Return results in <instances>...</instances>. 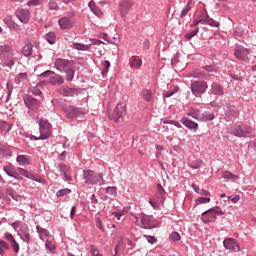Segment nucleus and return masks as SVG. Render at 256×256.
I'll list each match as a JSON object with an SVG mask.
<instances>
[{"label": "nucleus", "mask_w": 256, "mask_h": 256, "mask_svg": "<svg viewBox=\"0 0 256 256\" xmlns=\"http://www.w3.org/2000/svg\"><path fill=\"white\" fill-rule=\"evenodd\" d=\"M11 247L15 253H19V243L14 239L13 241L10 242Z\"/></svg>", "instance_id": "864d4df0"}, {"label": "nucleus", "mask_w": 256, "mask_h": 256, "mask_svg": "<svg viewBox=\"0 0 256 256\" xmlns=\"http://www.w3.org/2000/svg\"><path fill=\"white\" fill-rule=\"evenodd\" d=\"M224 247L228 250L234 251V252H239L241 250V247L239 243L232 238H227L223 242Z\"/></svg>", "instance_id": "4468645a"}, {"label": "nucleus", "mask_w": 256, "mask_h": 256, "mask_svg": "<svg viewBox=\"0 0 256 256\" xmlns=\"http://www.w3.org/2000/svg\"><path fill=\"white\" fill-rule=\"evenodd\" d=\"M7 193L9 196H11L12 199L16 201H21L23 199V196L16 194L15 190L13 189H7Z\"/></svg>", "instance_id": "c9c22d12"}, {"label": "nucleus", "mask_w": 256, "mask_h": 256, "mask_svg": "<svg viewBox=\"0 0 256 256\" xmlns=\"http://www.w3.org/2000/svg\"><path fill=\"white\" fill-rule=\"evenodd\" d=\"M178 90H179V89H175V90L170 91V92H165V93H164V96L167 97V98H169V97L173 96V94H175Z\"/></svg>", "instance_id": "338daca9"}, {"label": "nucleus", "mask_w": 256, "mask_h": 256, "mask_svg": "<svg viewBox=\"0 0 256 256\" xmlns=\"http://www.w3.org/2000/svg\"><path fill=\"white\" fill-rule=\"evenodd\" d=\"M181 123L183 125H185V127H188V129H194L196 131V129L198 128V124L193 122L192 120H189L187 118H182L181 119Z\"/></svg>", "instance_id": "393cba45"}, {"label": "nucleus", "mask_w": 256, "mask_h": 256, "mask_svg": "<svg viewBox=\"0 0 256 256\" xmlns=\"http://www.w3.org/2000/svg\"><path fill=\"white\" fill-rule=\"evenodd\" d=\"M27 81V73H20L15 77V83L21 84V82Z\"/></svg>", "instance_id": "79ce46f5"}, {"label": "nucleus", "mask_w": 256, "mask_h": 256, "mask_svg": "<svg viewBox=\"0 0 256 256\" xmlns=\"http://www.w3.org/2000/svg\"><path fill=\"white\" fill-rule=\"evenodd\" d=\"M64 72H66V74H67V80L68 81H72L73 78H74V74H75V72L73 70V65H72V67L70 69H68V70H66Z\"/></svg>", "instance_id": "3c124183"}, {"label": "nucleus", "mask_w": 256, "mask_h": 256, "mask_svg": "<svg viewBox=\"0 0 256 256\" xmlns=\"http://www.w3.org/2000/svg\"><path fill=\"white\" fill-rule=\"evenodd\" d=\"M216 214L224 215L225 213L221 211L219 206H215V208L210 209L202 214V221L206 224L214 222L217 219Z\"/></svg>", "instance_id": "0eeeda50"}, {"label": "nucleus", "mask_w": 256, "mask_h": 256, "mask_svg": "<svg viewBox=\"0 0 256 256\" xmlns=\"http://www.w3.org/2000/svg\"><path fill=\"white\" fill-rule=\"evenodd\" d=\"M7 90H8V97H11V95L13 93V83H11V82L7 83Z\"/></svg>", "instance_id": "680f3d73"}, {"label": "nucleus", "mask_w": 256, "mask_h": 256, "mask_svg": "<svg viewBox=\"0 0 256 256\" xmlns=\"http://www.w3.org/2000/svg\"><path fill=\"white\" fill-rule=\"evenodd\" d=\"M57 167L59 169V171L64 175V178L66 181L71 182L73 180L72 176H71V167L63 164V163H59L57 164Z\"/></svg>", "instance_id": "dca6fc26"}, {"label": "nucleus", "mask_w": 256, "mask_h": 256, "mask_svg": "<svg viewBox=\"0 0 256 256\" xmlns=\"http://www.w3.org/2000/svg\"><path fill=\"white\" fill-rule=\"evenodd\" d=\"M204 69L206 70V72H207L208 74H210V73H216V72H217V69H216V67H214V66H206V67H204Z\"/></svg>", "instance_id": "bf43d9fd"}, {"label": "nucleus", "mask_w": 256, "mask_h": 256, "mask_svg": "<svg viewBox=\"0 0 256 256\" xmlns=\"http://www.w3.org/2000/svg\"><path fill=\"white\" fill-rule=\"evenodd\" d=\"M10 249V245L3 241V240H0V255H4L6 250H9Z\"/></svg>", "instance_id": "58836bf2"}, {"label": "nucleus", "mask_w": 256, "mask_h": 256, "mask_svg": "<svg viewBox=\"0 0 256 256\" xmlns=\"http://www.w3.org/2000/svg\"><path fill=\"white\" fill-rule=\"evenodd\" d=\"M60 92L65 96H73L76 93V90L69 88L67 86H64L63 88H61Z\"/></svg>", "instance_id": "7c9ffc66"}, {"label": "nucleus", "mask_w": 256, "mask_h": 256, "mask_svg": "<svg viewBox=\"0 0 256 256\" xmlns=\"http://www.w3.org/2000/svg\"><path fill=\"white\" fill-rule=\"evenodd\" d=\"M32 50H33V45L32 44H26L24 46V48L22 49V54L25 56V57H29L31 56L32 54Z\"/></svg>", "instance_id": "473e14b6"}, {"label": "nucleus", "mask_w": 256, "mask_h": 256, "mask_svg": "<svg viewBox=\"0 0 256 256\" xmlns=\"http://www.w3.org/2000/svg\"><path fill=\"white\" fill-rule=\"evenodd\" d=\"M170 239L172 241H179L181 239V236L177 232H172V234L170 235Z\"/></svg>", "instance_id": "4d7b16f0"}, {"label": "nucleus", "mask_w": 256, "mask_h": 256, "mask_svg": "<svg viewBox=\"0 0 256 256\" xmlns=\"http://www.w3.org/2000/svg\"><path fill=\"white\" fill-rule=\"evenodd\" d=\"M73 63L65 60V59H57L55 61V68L60 71V72H64L68 69H70L72 67Z\"/></svg>", "instance_id": "2eb2a0df"}, {"label": "nucleus", "mask_w": 256, "mask_h": 256, "mask_svg": "<svg viewBox=\"0 0 256 256\" xmlns=\"http://www.w3.org/2000/svg\"><path fill=\"white\" fill-rule=\"evenodd\" d=\"M4 239L7 240L10 243L15 240V238L13 237V235L10 232H6L4 234Z\"/></svg>", "instance_id": "6e6d98bb"}, {"label": "nucleus", "mask_w": 256, "mask_h": 256, "mask_svg": "<svg viewBox=\"0 0 256 256\" xmlns=\"http://www.w3.org/2000/svg\"><path fill=\"white\" fill-rule=\"evenodd\" d=\"M3 22L7 25V27L12 31H19V24L13 21L11 16H7L4 18Z\"/></svg>", "instance_id": "6ab92c4d"}, {"label": "nucleus", "mask_w": 256, "mask_h": 256, "mask_svg": "<svg viewBox=\"0 0 256 256\" xmlns=\"http://www.w3.org/2000/svg\"><path fill=\"white\" fill-rule=\"evenodd\" d=\"M22 240L28 243L30 241V235L28 233H25L22 236Z\"/></svg>", "instance_id": "774afa93"}, {"label": "nucleus", "mask_w": 256, "mask_h": 256, "mask_svg": "<svg viewBox=\"0 0 256 256\" xmlns=\"http://www.w3.org/2000/svg\"><path fill=\"white\" fill-rule=\"evenodd\" d=\"M157 193L160 196V202L164 203V201H165V189L161 184H157Z\"/></svg>", "instance_id": "2f4dec72"}, {"label": "nucleus", "mask_w": 256, "mask_h": 256, "mask_svg": "<svg viewBox=\"0 0 256 256\" xmlns=\"http://www.w3.org/2000/svg\"><path fill=\"white\" fill-rule=\"evenodd\" d=\"M15 15L23 24H27L31 17V13L28 9H18L16 10Z\"/></svg>", "instance_id": "f8f14e48"}, {"label": "nucleus", "mask_w": 256, "mask_h": 256, "mask_svg": "<svg viewBox=\"0 0 256 256\" xmlns=\"http://www.w3.org/2000/svg\"><path fill=\"white\" fill-rule=\"evenodd\" d=\"M90 254H92V256H100L101 255L98 248L94 245H90Z\"/></svg>", "instance_id": "603ef678"}, {"label": "nucleus", "mask_w": 256, "mask_h": 256, "mask_svg": "<svg viewBox=\"0 0 256 256\" xmlns=\"http://www.w3.org/2000/svg\"><path fill=\"white\" fill-rule=\"evenodd\" d=\"M39 129H40V136H32L34 141L38 140H47L51 137V124L44 119L39 120Z\"/></svg>", "instance_id": "20e7f679"}, {"label": "nucleus", "mask_w": 256, "mask_h": 256, "mask_svg": "<svg viewBox=\"0 0 256 256\" xmlns=\"http://www.w3.org/2000/svg\"><path fill=\"white\" fill-rule=\"evenodd\" d=\"M228 133L237 138H247L253 133L250 126L234 125L228 129Z\"/></svg>", "instance_id": "7ed1b4c3"}, {"label": "nucleus", "mask_w": 256, "mask_h": 256, "mask_svg": "<svg viewBox=\"0 0 256 256\" xmlns=\"http://www.w3.org/2000/svg\"><path fill=\"white\" fill-rule=\"evenodd\" d=\"M192 0H189L184 9L181 11L180 18H184L191 10Z\"/></svg>", "instance_id": "ea45409f"}, {"label": "nucleus", "mask_w": 256, "mask_h": 256, "mask_svg": "<svg viewBox=\"0 0 256 256\" xmlns=\"http://www.w3.org/2000/svg\"><path fill=\"white\" fill-rule=\"evenodd\" d=\"M36 229H37V232H38L39 237H40L41 240H43V241L49 240L50 235H49V232L46 229L41 228L39 226H37Z\"/></svg>", "instance_id": "5701e85b"}, {"label": "nucleus", "mask_w": 256, "mask_h": 256, "mask_svg": "<svg viewBox=\"0 0 256 256\" xmlns=\"http://www.w3.org/2000/svg\"><path fill=\"white\" fill-rule=\"evenodd\" d=\"M45 246L50 251H53L56 249L55 245L49 239L45 240Z\"/></svg>", "instance_id": "5fc2aeb1"}, {"label": "nucleus", "mask_w": 256, "mask_h": 256, "mask_svg": "<svg viewBox=\"0 0 256 256\" xmlns=\"http://www.w3.org/2000/svg\"><path fill=\"white\" fill-rule=\"evenodd\" d=\"M0 65L3 67H12L15 65V52L12 46L8 44L0 46Z\"/></svg>", "instance_id": "f257e3e1"}, {"label": "nucleus", "mask_w": 256, "mask_h": 256, "mask_svg": "<svg viewBox=\"0 0 256 256\" xmlns=\"http://www.w3.org/2000/svg\"><path fill=\"white\" fill-rule=\"evenodd\" d=\"M71 193V189L69 188H63L57 191L56 196L57 197H64L66 195H69Z\"/></svg>", "instance_id": "de8ad7c7"}, {"label": "nucleus", "mask_w": 256, "mask_h": 256, "mask_svg": "<svg viewBox=\"0 0 256 256\" xmlns=\"http://www.w3.org/2000/svg\"><path fill=\"white\" fill-rule=\"evenodd\" d=\"M214 117L215 116H214L213 113L205 112V113L201 114V120L200 121H213Z\"/></svg>", "instance_id": "37998d69"}, {"label": "nucleus", "mask_w": 256, "mask_h": 256, "mask_svg": "<svg viewBox=\"0 0 256 256\" xmlns=\"http://www.w3.org/2000/svg\"><path fill=\"white\" fill-rule=\"evenodd\" d=\"M64 111L70 121H73V119H77L78 117H83L86 114L83 109L75 108L73 106L65 108Z\"/></svg>", "instance_id": "1a4fd4ad"}, {"label": "nucleus", "mask_w": 256, "mask_h": 256, "mask_svg": "<svg viewBox=\"0 0 256 256\" xmlns=\"http://www.w3.org/2000/svg\"><path fill=\"white\" fill-rule=\"evenodd\" d=\"M187 115H189V117H193V119H197L198 121H201L202 114L198 109L191 108L188 111Z\"/></svg>", "instance_id": "a878e982"}, {"label": "nucleus", "mask_w": 256, "mask_h": 256, "mask_svg": "<svg viewBox=\"0 0 256 256\" xmlns=\"http://www.w3.org/2000/svg\"><path fill=\"white\" fill-rule=\"evenodd\" d=\"M127 115V105L125 103H118L116 104L113 113L111 115V120L114 123H120L123 121L124 117Z\"/></svg>", "instance_id": "423d86ee"}, {"label": "nucleus", "mask_w": 256, "mask_h": 256, "mask_svg": "<svg viewBox=\"0 0 256 256\" xmlns=\"http://www.w3.org/2000/svg\"><path fill=\"white\" fill-rule=\"evenodd\" d=\"M145 238L147 239V241L151 244H155L157 242V239L155 237L152 236H145Z\"/></svg>", "instance_id": "e2e57ef3"}, {"label": "nucleus", "mask_w": 256, "mask_h": 256, "mask_svg": "<svg viewBox=\"0 0 256 256\" xmlns=\"http://www.w3.org/2000/svg\"><path fill=\"white\" fill-rule=\"evenodd\" d=\"M211 200H210V198H198L197 200H196V203H198V204H206V203H209Z\"/></svg>", "instance_id": "052dcab7"}, {"label": "nucleus", "mask_w": 256, "mask_h": 256, "mask_svg": "<svg viewBox=\"0 0 256 256\" xmlns=\"http://www.w3.org/2000/svg\"><path fill=\"white\" fill-rule=\"evenodd\" d=\"M142 96L146 101H152V92L150 90H142Z\"/></svg>", "instance_id": "09e8293b"}, {"label": "nucleus", "mask_w": 256, "mask_h": 256, "mask_svg": "<svg viewBox=\"0 0 256 256\" xmlns=\"http://www.w3.org/2000/svg\"><path fill=\"white\" fill-rule=\"evenodd\" d=\"M135 225L143 229H153L160 225L153 216L141 215L140 217L134 216Z\"/></svg>", "instance_id": "f03ea898"}, {"label": "nucleus", "mask_w": 256, "mask_h": 256, "mask_svg": "<svg viewBox=\"0 0 256 256\" xmlns=\"http://www.w3.org/2000/svg\"><path fill=\"white\" fill-rule=\"evenodd\" d=\"M96 227H98V229L104 231V227H103L102 222L99 218L96 219Z\"/></svg>", "instance_id": "0e129e2a"}, {"label": "nucleus", "mask_w": 256, "mask_h": 256, "mask_svg": "<svg viewBox=\"0 0 256 256\" xmlns=\"http://www.w3.org/2000/svg\"><path fill=\"white\" fill-rule=\"evenodd\" d=\"M48 8H49V10H51V11H55V10L58 9V5H57L56 2L50 1L49 4H48Z\"/></svg>", "instance_id": "13d9d810"}, {"label": "nucleus", "mask_w": 256, "mask_h": 256, "mask_svg": "<svg viewBox=\"0 0 256 256\" xmlns=\"http://www.w3.org/2000/svg\"><path fill=\"white\" fill-rule=\"evenodd\" d=\"M24 102H25L26 106L32 110H35L40 106V102L31 96H27L24 99Z\"/></svg>", "instance_id": "a211bd4d"}, {"label": "nucleus", "mask_w": 256, "mask_h": 256, "mask_svg": "<svg viewBox=\"0 0 256 256\" xmlns=\"http://www.w3.org/2000/svg\"><path fill=\"white\" fill-rule=\"evenodd\" d=\"M125 215V211H120V212H113L112 216L114 217H123Z\"/></svg>", "instance_id": "69168bd1"}, {"label": "nucleus", "mask_w": 256, "mask_h": 256, "mask_svg": "<svg viewBox=\"0 0 256 256\" xmlns=\"http://www.w3.org/2000/svg\"><path fill=\"white\" fill-rule=\"evenodd\" d=\"M106 193L112 197H117V187L116 186H108L106 188Z\"/></svg>", "instance_id": "a18cd8bd"}, {"label": "nucleus", "mask_w": 256, "mask_h": 256, "mask_svg": "<svg viewBox=\"0 0 256 256\" xmlns=\"http://www.w3.org/2000/svg\"><path fill=\"white\" fill-rule=\"evenodd\" d=\"M74 24H75V21L73 18L62 17L61 19H59V25L62 30H69L73 27Z\"/></svg>", "instance_id": "f3484780"}, {"label": "nucleus", "mask_w": 256, "mask_h": 256, "mask_svg": "<svg viewBox=\"0 0 256 256\" xmlns=\"http://www.w3.org/2000/svg\"><path fill=\"white\" fill-rule=\"evenodd\" d=\"M44 0H29L27 2L28 7H38L43 4Z\"/></svg>", "instance_id": "49530a36"}, {"label": "nucleus", "mask_w": 256, "mask_h": 256, "mask_svg": "<svg viewBox=\"0 0 256 256\" xmlns=\"http://www.w3.org/2000/svg\"><path fill=\"white\" fill-rule=\"evenodd\" d=\"M17 172H18L20 175H22V176H24V177H26V178H28V179L34 180V175H33L32 173L28 172L26 169H23V168H21V167H18V168H17Z\"/></svg>", "instance_id": "c85d7f7f"}, {"label": "nucleus", "mask_w": 256, "mask_h": 256, "mask_svg": "<svg viewBox=\"0 0 256 256\" xmlns=\"http://www.w3.org/2000/svg\"><path fill=\"white\" fill-rule=\"evenodd\" d=\"M102 76L105 77L108 72H109V69L111 67V63L109 61H102Z\"/></svg>", "instance_id": "4c0bfd02"}, {"label": "nucleus", "mask_w": 256, "mask_h": 256, "mask_svg": "<svg viewBox=\"0 0 256 256\" xmlns=\"http://www.w3.org/2000/svg\"><path fill=\"white\" fill-rule=\"evenodd\" d=\"M207 88L208 85L205 81H195L191 84V91L195 96H201Z\"/></svg>", "instance_id": "9d476101"}, {"label": "nucleus", "mask_w": 256, "mask_h": 256, "mask_svg": "<svg viewBox=\"0 0 256 256\" xmlns=\"http://www.w3.org/2000/svg\"><path fill=\"white\" fill-rule=\"evenodd\" d=\"M222 177L226 180H231L233 182H235L236 180H239L240 179V176L239 175H236V174H233L232 172L230 171H223L222 172Z\"/></svg>", "instance_id": "b1692460"}, {"label": "nucleus", "mask_w": 256, "mask_h": 256, "mask_svg": "<svg viewBox=\"0 0 256 256\" xmlns=\"http://www.w3.org/2000/svg\"><path fill=\"white\" fill-rule=\"evenodd\" d=\"M227 108H228V110L226 111L227 117H228L230 120L236 119V117H238V115H239V112H238V110L236 109V107L233 106V105H228Z\"/></svg>", "instance_id": "aec40b11"}, {"label": "nucleus", "mask_w": 256, "mask_h": 256, "mask_svg": "<svg viewBox=\"0 0 256 256\" xmlns=\"http://www.w3.org/2000/svg\"><path fill=\"white\" fill-rule=\"evenodd\" d=\"M133 2L132 0H121L119 3V10L122 17H125L126 14L132 9Z\"/></svg>", "instance_id": "ddd939ff"}, {"label": "nucleus", "mask_w": 256, "mask_h": 256, "mask_svg": "<svg viewBox=\"0 0 256 256\" xmlns=\"http://www.w3.org/2000/svg\"><path fill=\"white\" fill-rule=\"evenodd\" d=\"M212 93L215 94V95H223V89L222 87L217 84V83H214L212 85V89H211Z\"/></svg>", "instance_id": "f704fd0d"}, {"label": "nucleus", "mask_w": 256, "mask_h": 256, "mask_svg": "<svg viewBox=\"0 0 256 256\" xmlns=\"http://www.w3.org/2000/svg\"><path fill=\"white\" fill-rule=\"evenodd\" d=\"M4 172L13 178L17 179V171H15V169H13V166H4Z\"/></svg>", "instance_id": "cd10ccee"}, {"label": "nucleus", "mask_w": 256, "mask_h": 256, "mask_svg": "<svg viewBox=\"0 0 256 256\" xmlns=\"http://www.w3.org/2000/svg\"><path fill=\"white\" fill-rule=\"evenodd\" d=\"M50 83L52 85H61L64 83V79L60 75H55L50 78Z\"/></svg>", "instance_id": "c756f323"}, {"label": "nucleus", "mask_w": 256, "mask_h": 256, "mask_svg": "<svg viewBox=\"0 0 256 256\" xmlns=\"http://www.w3.org/2000/svg\"><path fill=\"white\" fill-rule=\"evenodd\" d=\"M202 164H203V161L201 159H197V160L190 162L189 167L191 169L197 170L202 166Z\"/></svg>", "instance_id": "e433bc0d"}, {"label": "nucleus", "mask_w": 256, "mask_h": 256, "mask_svg": "<svg viewBox=\"0 0 256 256\" xmlns=\"http://www.w3.org/2000/svg\"><path fill=\"white\" fill-rule=\"evenodd\" d=\"M234 55L237 59L244 62H248L250 50L249 48H244V46H237L235 49Z\"/></svg>", "instance_id": "9b49d317"}, {"label": "nucleus", "mask_w": 256, "mask_h": 256, "mask_svg": "<svg viewBox=\"0 0 256 256\" xmlns=\"http://www.w3.org/2000/svg\"><path fill=\"white\" fill-rule=\"evenodd\" d=\"M143 64V61L136 56L129 59V65L132 69H139Z\"/></svg>", "instance_id": "412c9836"}, {"label": "nucleus", "mask_w": 256, "mask_h": 256, "mask_svg": "<svg viewBox=\"0 0 256 256\" xmlns=\"http://www.w3.org/2000/svg\"><path fill=\"white\" fill-rule=\"evenodd\" d=\"M83 178L85 180V183L88 185H96L99 182H101V184H104L103 174H96L93 170H84Z\"/></svg>", "instance_id": "39448f33"}, {"label": "nucleus", "mask_w": 256, "mask_h": 256, "mask_svg": "<svg viewBox=\"0 0 256 256\" xmlns=\"http://www.w3.org/2000/svg\"><path fill=\"white\" fill-rule=\"evenodd\" d=\"M199 24L209 25L212 27H219V22L211 18L205 10L201 11L200 14L196 18Z\"/></svg>", "instance_id": "6e6552de"}, {"label": "nucleus", "mask_w": 256, "mask_h": 256, "mask_svg": "<svg viewBox=\"0 0 256 256\" xmlns=\"http://www.w3.org/2000/svg\"><path fill=\"white\" fill-rule=\"evenodd\" d=\"M88 7H90V10H92V13H94V15L101 17L103 16V11L97 7L96 3L92 0L88 3Z\"/></svg>", "instance_id": "4be33fe9"}, {"label": "nucleus", "mask_w": 256, "mask_h": 256, "mask_svg": "<svg viewBox=\"0 0 256 256\" xmlns=\"http://www.w3.org/2000/svg\"><path fill=\"white\" fill-rule=\"evenodd\" d=\"M17 162L20 164V165H28L29 162L27 160V157L25 155H19L17 157Z\"/></svg>", "instance_id": "8fccbe9b"}, {"label": "nucleus", "mask_w": 256, "mask_h": 256, "mask_svg": "<svg viewBox=\"0 0 256 256\" xmlns=\"http://www.w3.org/2000/svg\"><path fill=\"white\" fill-rule=\"evenodd\" d=\"M12 126L7 122H0V134H7L11 131Z\"/></svg>", "instance_id": "bb28decb"}, {"label": "nucleus", "mask_w": 256, "mask_h": 256, "mask_svg": "<svg viewBox=\"0 0 256 256\" xmlns=\"http://www.w3.org/2000/svg\"><path fill=\"white\" fill-rule=\"evenodd\" d=\"M45 38L49 44L53 45L55 43L56 35L54 32H49L45 35Z\"/></svg>", "instance_id": "c03bdc74"}, {"label": "nucleus", "mask_w": 256, "mask_h": 256, "mask_svg": "<svg viewBox=\"0 0 256 256\" xmlns=\"http://www.w3.org/2000/svg\"><path fill=\"white\" fill-rule=\"evenodd\" d=\"M73 48L79 50V51H88L91 48L90 44H79L77 42H75V44L73 45Z\"/></svg>", "instance_id": "72a5a7b5"}, {"label": "nucleus", "mask_w": 256, "mask_h": 256, "mask_svg": "<svg viewBox=\"0 0 256 256\" xmlns=\"http://www.w3.org/2000/svg\"><path fill=\"white\" fill-rule=\"evenodd\" d=\"M199 32V27H196L194 30L188 32L185 34V39L187 41L191 40L193 37H195Z\"/></svg>", "instance_id": "a19ab883"}]
</instances>
